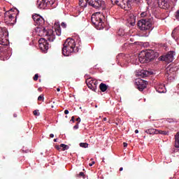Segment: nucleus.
Wrapping results in <instances>:
<instances>
[{"instance_id":"nucleus-7","label":"nucleus","mask_w":179,"mask_h":179,"mask_svg":"<svg viewBox=\"0 0 179 179\" xmlns=\"http://www.w3.org/2000/svg\"><path fill=\"white\" fill-rule=\"evenodd\" d=\"M8 29L6 27H0V44L1 45H8L9 41H8Z\"/></svg>"},{"instance_id":"nucleus-14","label":"nucleus","mask_w":179,"mask_h":179,"mask_svg":"<svg viewBox=\"0 0 179 179\" xmlns=\"http://www.w3.org/2000/svg\"><path fill=\"white\" fill-rule=\"evenodd\" d=\"M158 6L161 9H169L170 8V0H158Z\"/></svg>"},{"instance_id":"nucleus-52","label":"nucleus","mask_w":179,"mask_h":179,"mask_svg":"<svg viewBox=\"0 0 179 179\" xmlns=\"http://www.w3.org/2000/svg\"><path fill=\"white\" fill-rule=\"evenodd\" d=\"M130 58H134V56H131Z\"/></svg>"},{"instance_id":"nucleus-15","label":"nucleus","mask_w":179,"mask_h":179,"mask_svg":"<svg viewBox=\"0 0 179 179\" xmlns=\"http://www.w3.org/2000/svg\"><path fill=\"white\" fill-rule=\"evenodd\" d=\"M36 6L37 8H38L39 9H45V8L48 6V4H47V3L44 1V0H37Z\"/></svg>"},{"instance_id":"nucleus-40","label":"nucleus","mask_w":179,"mask_h":179,"mask_svg":"<svg viewBox=\"0 0 179 179\" xmlns=\"http://www.w3.org/2000/svg\"><path fill=\"white\" fill-rule=\"evenodd\" d=\"M71 121H72V122H75V116H72Z\"/></svg>"},{"instance_id":"nucleus-24","label":"nucleus","mask_w":179,"mask_h":179,"mask_svg":"<svg viewBox=\"0 0 179 179\" xmlns=\"http://www.w3.org/2000/svg\"><path fill=\"white\" fill-rule=\"evenodd\" d=\"M55 33L57 36H61V27L59 25L56 26L55 28Z\"/></svg>"},{"instance_id":"nucleus-2","label":"nucleus","mask_w":179,"mask_h":179,"mask_svg":"<svg viewBox=\"0 0 179 179\" xmlns=\"http://www.w3.org/2000/svg\"><path fill=\"white\" fill-rule=\"evenodd\" d=\"M76 47V43H75V40L71 38H68L63 44L62 49L63 55H64V57H69V55L75 51Z\"/></svg>"},{"instance_id":"nucleus-16","label":"nucleus","mask_w":179,"mask_h":179,"mask_svg":"<svg viewBox=\"0 0 179 179\" xmlns=\"http://www.w3.org/2000/svg\"><path fill=\"white\" fill-rule=\"evenodd\" d=\"M153 73L150 71H148L146 70H141L137 75L141 76V78H146L149 76V75H152Z\"/></svg>"},{"instance_id":"nucleus-17","label":"nucleus","mask_w":179,"mask_h":179,"mask_svg":"<svg viewBox=\"0 0 179 179\" xmlns=\"http://www.w3.org/2000/svg\"><path fill=\"white\" fill-rule=\"evenodd\" d=\"M129 24L131 26H135V23H136V17L134 15V14H130L129 15V18L127 19Z\"/></svg>"},{"instance_id":"nucleus-36","label":"nucleus","mask_w":179,"mask_h":179,"mask_svg":"<svg viewBox=\"0 0 179 179\" xmlns=\"http://www.w3.org/2000/svg\"><path fill=\"white\" fill-rule=\"evenodd\" d=\"M61 26H62V27L65 29V27H66V24H65V22H62Z\"/></svg>"},{"instance_id":"nucleus-32","label":"nucleus","mask_w":179,"mask_h":179,"mask_svg":"<svg viewBox=\"0 0 179 179\" xmlns=\"http://www.w3.org/2000/svg\"><path fill=\"white\" fill-rule=\"evenodd\" d=\"M33 114H34V115H36V117H38V115H40V113L37 110H34Z\"/></svg>"},{"instance_id":"nucleus-50","label":"nucleus","mask_w":179,"mask_h":179,"mask_svg":"<svg viewBox=\"0 0 179 179\" xmlns=\"http://www.w3.org/2000/svg\"><path fill=\"white\" fill-rule=\"evenodd\" d=\"M103 121H107V117H104Z\"/></svg>"},{"instance_id":"nucleus-44","label":"nucleus","mask_w":179,"mask_h":179,"mask_svg":"<svg viewBox=\"0 0 179 179\" xmlns=\"http://www.w3.org/2000/svg\"><path fill=\"white\" fill-rule=\"evenodd\" d=\"M123 146H124V148H127V146H128V143H123Z\"/></svg>"},{"instance_id":"nucleus-47","label":"nucleus","mask_w":179,"mask_h":179,"mask_svg":"<svg viewBox=\"0 0 179 179\" xmlns=\"http://www.w3.org/2000/svg\"><path fill=\"white\" fill-rule=\"evenodd\" d=\"M139 133V131L138 129H136L135 130V134H138Z\"/></svg>"},{"instance_id":"nucleus-1","label":"nucleus","mask_w":179,"mask_h":179,"mask_svg":"<svg viewBox=\"0 0 179 179\" xmlns=\"http://www.w3.org/2000/svg\"><path fill=\"white\" fill-rule=\"evenodd\" d=\"M36 33L40 37H46V40L50 43L55 40V32L52 29H48L44 27H36Z\"/></svg>"},{"instance_id":"nucleus-23","label":"nucleus","mask_w":179,"mask_h":179,"mask_svg":"<svg viewBox=\"0 0 179 179\" xmlns=\"http://www.w3.org/2000/svg\"><path fill=\"white\" fill-rule=\"evenodd\" d=\"M44 18L43 17H40V18L36 21V24L38 26H43L44 24Z\"/></svg>"},{"instance_id":"nucleus-41","label":"nucleus","mask_w":179,"mask_h":179,"mask_svg":"<svg viewBox=\"0 0 179 179\" xmlns=\"http://www.w3.org/2000/svg\"><path fill=\"white\" fill-rule=\"evenodd\" d=\"M76 121H77V122H78V124H80V117H78Z\"/></svg>"},{"instance_id":"nucleus-39","label":"nucleus","mask_w":179,"mask_h":179,"mask_svg":"<svg viewBox=\"0 0 179 179\" xmlns=\"http://www.w3.org/2000/svg\"><path fill=\"white\" fill-rule=\"evenodd\" d=\"M131 1L133 2H136V3H138V2H139L141 0H129V2Z\"/></svg>"},{"instance_id":"nucleus-53","label":"nucleus","mask_w":179,"mask_h":179,"mask_svg":"<svg viewBox=\"0 0 179 179\" xmlns=\"http://www.w3.org/2000/svg\"><path fill=\"white\" fill-rule=\"evenodd\" d=\"M0 16H1V13H0Z\"/></svg>"},{"instance_id":"nucleus-33","label":"nucleus","mask_w":179,"mask_h":179,"mask_svg":"<svg viewBox=\"0 0 179 179\" xmlns=\"http://www.w3.org/2000/svg\"><path fill=\"white\" fill-rule=\"evenodd\" d=\"M176 29H173V31H172V34H171V36H172V37L175 39V40H176Z\"/></svg>"},{"instance_id":"nucleus-38","label":"nucleus","mask_w":179,"mask_h":179,"mask_svg":"<svg viewBox=\"0 0 179 179\" xmlns=\"http://www.w3.org/2000/svg\"><path fill=\"white\" fill-rule=\"evenodd\" d=\"M55 149H57V150H61V145H55Z\"/></svg>"},{"instance_id":"nucleus-6","label":"nucleus","mask_w":179,"mask_h":179,"mask_svg":"<svg viewBox=\"0 0 179 179\" xmlns=\"http://www.w3.org/2000/svg\"><path fill=\"white\" fill-rule=\"evenodd\" d=\"M102 17H104V16L100 14L92 15L91 20L96 29H103V27H104V22H103Z\"/></svg>"},{"instance_id":"nucleus-28","label":"nucleus","mask_w":179,"mask_h":179,"mask_svg":"<svg viewBox=\"0 0 179 179\" xmlns=\"http://www.w3.org/2000/svg\"><path fill=\"white\" fill-rule=\"evenodd\" d=\"M60 148H62V150L63 151L68 150V149H69V146L65 144H61Z\"/></svg>"},{"instance_id":"nucleus-51","label":"nucleus","mask_w":179,"mask_h":179,"mask_svg":"<svg viewBox=\"0 0 179 179\" xmlns=\"http://www.w3.org/2000/svg\"><path fill=\"white\" fill-rule=\"evenodd\" d=\"M53 141H54V142H57V139L55 138Z\"/></svg>"},{"instance_id":"nucleus-9","label":"nucleus","mask_w":179,"mask_h":179,"mask_svg":"<svg viewBox=\"0 0 179 179\" xmlns=\"http://www.w3.org/2000/svg\"><path fill=\"white\" fill-rule=\"evenodd\" d=\"M113 5H117L120 6L122 9H129L131 4L129 3V0H111Z\"/></svg>"},{"instance_id":"nucleus-4","label":"nucleus","mask_w":179,"mask_h":179,"mask_svg":"<svg viewBox=\"0 0 179 179\" xmlns=\"http://www.w3.org/2000/svg\"><path fill=\"white\" fill-rule=\"evenodd\" d=\"M137 26L140 30H150V29H152V26H153V17L142 18L138 20Z\"/></svg>"},{"instance_id":"nucleus-22","label":"nucleus","mask_w":179,"mask_h":179,"mask_svg":"<svg viewBox=\"0 0 179 179\" xmlns=\"http://www.w3.org/2000/svg\"><path fill=\"white\" fill-rule=\"evenodd\" d=\"M175 148H179V133L175 136Z\"/></svg>"},{"instance_id":"nucleus-49","label":"nucleus","mask_w":179,"mask_h":179,"mask_svg":"<svg viewBox=\"0 0 179 179\" xmlns=\"http://www.w3.org/2000/svg\"><path fill=\"white\" fill-rule=\"evenodd\" d=\"M57 92H61V89L57 88Z\"/></svg>"},{"instance_id":"nucleus-10","label":"nucleus","mask_w":179,"mask_h":179,"mask_svg":"<svg viewBox=\"0 0 179 179\" xmlns=\"http://www.w3.org/2000/svg\"><path fill=\"white\" fill-rule=\"evenodd\" d=\"M174 55H176V52L174 51H169L166 55L161 56L160 59L161 61H164L165 62H173L174 60Z\"/></svg>"},{"instance_id":"nucleus-18","label":"nucleus","mask_w":179,"mask_h":179,"mask_svg":"<svg viewBox=\"0 0 179 179\" xmlns=\"http://www.w3.org/2000/svg\"><path fill=\"white\" fill-rule=\"evenodd\" d=\"M156 91L158 92V93H164V90H166V88L164 87V85H157L156 87Z\"/></svg>"},{"instance_id":"nucleus-42","label":"nucleus","mask_w":179,"mask_h":179,"mask_svg":"<svg viewBox=\"0 0 179 179\" xmlns=\"http://www.w3.org/2000/svg\"><path fill=\"white\" fill-rule=\"evenodd\" d=\"M94 161H92V163H90L89 164V166H90V167H92V166H93V164H94Z\"/></svg>"},{"instance_id":"nucleus-35","label":"nucleus","mask_w":179,"mask_h":179,"mask_svg":"<svg viewBox=\"0 0 179 179\" xmlns=\"http://www.w3.org/2000/svg\"><path fill=\"white\" fill-rule=\"evenodd\" d=\"M34 80H38V74H35L34 76Z\"/></svg>"},{"instance_id":"nucleus-13","label":"nucleus","mask_w":179,"mask_h":179,"mask_svg":"<svg viewBox=\"0 0 179 179\" xmlns=\"http://www.w3.org/2000/svg\"><path fill=\"white\" fill-rule=\"evenodd\" d=\"M136 85H137V89H138V90L140 92H143L144 89H146V86L148 85V82L143 80H138L136 82Z\"/></svg>"},{"instance_id":"nucleus-12","label":"nucleus","mask_w":179,"mask_h":179,"mask_svg":"<svg viewBox=\"0 0 179 179\" xmlns=\"http://www.w3.org/2000/svg\"><path fill=\"white\" fill-rule=\"evenodd\" d=\"M38 43L39 48H41V51H47L48 50V43L45 38H41L39 39Z\"/></svg>"},{"instance_id":"nucleus-20","label":"nucleus","mask_w":179,"mask_h":179,"mask_svg":"<svg viewBox=\"0 0 179 179\" xmlns=\"http://www.w3.org/2000/svg\"><path fill=\"white\" fill-rule=\"evenodd\" d=\"M99 89H100L101 92H104L108 89V85L102 83L99 85Z\"/></svg>"},{"instance_id":"nucleus-26","label":"nucleus","mask_w":179,"mask_h":179,"mask_svg":"<svg viewBox=\"0 0 179 179\" xmlns=\"http://www.w3.org/2000/svg\"><path fill=\"white\" fill-rule=\"evenodd\" d=\"M41 17V16L40 15L35 14L32 15V19H34V21L36 23Z\"/></svg>"},{"instance_id":"nucleus-34","label":"nucleus","mask_w":179,"mask_h":179,"mask_svg":"<svg viewBox=\"0 0 179 179\" xmlns=\"http://www.w3.org/2000/svg\"><path fill=\"white\" fill-rule=\"evenodd\" d=\"M79 129V122H77L76 125L73 127V129Z\"/></svg>"},{"instance_id":"nucleus-19","label":"nucleus","mask_w":179,"mask_h":179,"mask_svg":"<svg viewBox=\"0 0 179 179\" xmlns=\"http://www.w3.org/2000/svg\"><path fill=\"white\" fill-rule=\"evenodd\" d=\"M145 132L148 135H157V129H148Z\"/></svg>"},{"instance_id":"nucleus-37","label":"nucleus","mask_w":179,"mask_h":179,"mask_svg":"<svg viewBox=\"0 0 179 179\" xmlns=\"http://www.w3.org/2000/svg\"><path fill=\"white\" fill-rule=\"evenodd\" d=\"M78 176H79L80 177H85V173H83V172H80Z\"/></svg>"},{"instance_id":"nucleus-27","label":"nucleus","mask_w":179,"mask_h":179,"mask_svg":"<svg viewBox=\"0 0 179 179\" xmlns=\"http://www.w3.org/2000/svg\"><path fill=\"white\" fill-rule=\"evenodd\" d=\"M159 134L160 135H169V132L166 131L157 130V135Z\"/></svg>"},{"instance_id":"nucleus-29","label":"nucleus","mask_w":179,"mask_h":179,"mask_svg":"<svg viewBox=\"0 0 179 179\" xmlns=\"http://www.w3.org/2000/svg\"><path fill=\"white\" fill-rule=\"evenodd\" d=\"M80 148H89V144L87 143H80Z\"/></svg>"},{"instance_id":"nucleus-48","label":"nucleus","mask_w":179,"mask_h":179,"mask_svg":"<svg viewBox=\"0 0 179 179\" xmlns=\"http://www.w3.org/2000/svg\"><path fill=\"white\" fill-rule=\"evenodd\" d=\"M122 170H124V168H122V167L120 168V169H119L120 171H122Z\"/></svg>"},{"instance_id":"nucleus-45","label":"nucleus","mask_w":179,"mask_h":179,"mask_svg":"<svg viewBox=\"0 0 179 179\" xmlns=\"http://www.w3.org/2000/svg\"><path fill=\"white\" fill-rule=\"evenodd\" d=\"M13 117H14V118H17V114L14 113V114H13Z\"/></svg>"},{"instance_id":"nucleus-11","label":"nucleus","mask_w":179,"mask_h":179,"mask_svg":"<svg viewBox=\"0 0 179 179\" xmlns=\"http://www.w3.org/2000/svg\"><path fill=\"white\" fill-rule=\"evenodd\" d=\"M85 83L87 87H89V89L92 90L93 92H96L97 89V85H99V83L97 82V80L92 78H90L86 80Z\"/></svg>"},{"instance_id":"nucleus-25","label":"nucleus","mask_w":179,"mask_h":179,"mask_svg":"<svg viewBox=\"0 0 179 179\" xmlns=\"http://www.w3.org/2000/svg\"><path fill=\"white\" fill-rule=\"evenodd\" d=\"M44 2H45L48 6H51V5L55 3V0H44Z\"/></svg>"},{"instance_id":"nucleus-31","label":"nucleus","mask_w":179,"mask_h":179,"mask_svg":"<svg viewBox=\"0 0 179 179\" xmlns=\"http://www.w3.org/2000/svg\"><path fill=\"white\" fill-rule=\"evenodd\" d=\"M38 101H44V95H40L38 97Z\"/></svg>"},{"instance_id":"nucleus-5","label":"nucleus","mask_w":179,"mask_h":179,"mask_svg":"<svg viewBox=\"0 0 179 179\" xmlns=\"http://www.w3.org/2000/svg\"><path fill=\"white\" fill-rule=\"evenodd\" d=\"M153 59H155V52L153 51H142L138 55V61L141 64H148V62H150Z\"/></svg>"},{"instance_id":"nucleus-21","label":"nucleus","mask_w":179,"mask_h":179,"mask_svg":"<svg viewBox=\"0 0 179 179\" xmlns=\"http://www.w3.org/2000/svg\"><path fill=\"white\" fill-rule=\"evenodd\" d=\"M141 17H143V19H148L149 17H152V16H150V14H149L148 11L141 13Z\"/></svg>"},{"instance_id":"nucleus-43","label":"nucleus","mask_w":179,"mask_h":179,"mask_svg":"<svg viewBox=\"0 0 179 179\" xmlns=\"http://www.w3.org/2000/svg\"><path fill=\"white\" fill-rule=\"evenodd\" d=\"M64 114H66V115L69 114V110H64Z\"/></svg>"},{"instance_id":"nucleus-3","label":"nucleus","mask_w":179,"mask_h":179,"mask_svg":"<svg viewBox=\"0 0 179 179\" xmlns=\"http://www.w3.org/2000/svg\"><path fill=\"white\" fill-rule=\"evenodd\" d=\"M87 3L94 9H100V8H104L105 3L103 0H79V5L81 8H86Z\"/></svg>"},{"instance_id":"nucleus-8","label":"nucleus","mask_w":179,"mask_h":179,"mask_svg":"<svg viewBox=\"0 0 179 179\" xmlns=\"http://www.w3.org/2000/svg\"><path fill=\"white\" fill-rule=\"evenodd\" d=\"M13 10L10 9L8 11H6L4 13V21L6 23L10 24H14L15 23L16 20V14L12 13Z\"/></svg>"},{"instance_id":"nucleus-30","label":"nucleus","mask_w":179,"mask_h":179,"mask_svg":"<svg viewBox=\"0 0 179 179\" xmlns=\"http://www.w3.org/2000/svg\"><path fill=\"white\" fill-rule=\"evenodd\" d=\"M175 17L176 20H179V9L176 12Z\"/></svg>"},{"instance_id":"nucleus-46","label":"nucleus","mask_w":179,"mask_h":179,"mask_svg":"<svg viewBox=\"0 0 179 179\" xmlns=\"http://www.w3.org/2000/svg\"><path fill=\"white\" fill-rule=\"evenodd\" d=\"M50 138H54V134H50Z\"/></svg>"}]
</instances>
